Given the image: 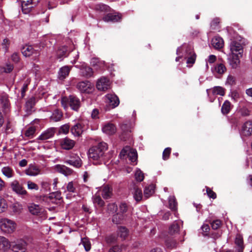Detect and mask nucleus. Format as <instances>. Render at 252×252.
<instances>
[{"mask_svg": "<svg viewBox=\"0 0 252 252\" xmlns=\"http://www.w3.org/2000/svg\"><path fill=\"white\" fill-rule=\"evenodd\" d=\"M107 148V144L104 142H101L90 149L89 157L94 161V164L99 163Z\"/></svg>", "mask_w": 252, "mask_h": 252, "instance_id": "nucleus-1", "label": "nucleus"}, {"mask_svg": "<svg viewBox=\"0 0 252 252\" xmlns=\"http://www.w3.org/2000/svg\"><path fill=\"white\" fill-rule=\"evenodd\" d=\"M17 224L15 221L7 218L0 219V229L4 234H11L16 229Z\"/></svg>", "mask_w": 252, "mask_h": 252, "instance_id": "nucleus-2", "label": "nucleus"}, {"mask_svg": "<svg viewBox=\"0 0 252 252\" xmlns=\"http://www.w3.org/2000/svg\"><path fill=\"white\" fill-rule=\"evenodd\" d=\"M62 105L64 109L68 107L69 103L71 108L75 111H78L80 106V101L79 98L73 95H70L69 98L63 97L61 100Z\"/></svg>", "mask_w": 252, "mask_h": 252, "instance_id": "nucleus-3", "label": "nucleus"}, {"mask_svg": "<svg viewBox=\"0 0 252 252\" xmlns=\"http://www.w3.org/2000/svg\"><path fill=\"white\" fill-rule=\"evenodd\" d=\"M183 222L182 220L175 221L169 228V233L171 235L181 234L183 237L186 235L185 230L182 231Z\"/></svg>", "mask_w": 252, "mask_h": 252, "instance_id": "nucleus-4", "label": "nucleus"}, {"mask_svg": "<svg viewBox=\"0 0 252 252\" xmlns=\"http://www.w3.org/2000/svg\"><path fill=\"white\" fill-rule=\"evenodd\" d=\"M27 242L23 239H18L11 242V248L13 252H23L26 250Z\"/></svg>", "mask_w": 252, "mask_h": 252, "instance_id": "nucleus-5", "label": "nucleus"}, {"mask_svg": "<svg viewBox=\"0 0 252 252\" xmlns=\"http://www.w3.org/2000/svg\"><path fill=\"white\" fill-rule=\"evenodd\" d=\"M126 155H127L129 159L131 162H134L136 161L137 154L135 150L131 149L128 146L126 147L121 151L120 156L121 157H125Z\"/></svg>", "mask_w": 252, "mask_h": 252, "instance_id": "nucleus-6", "label": "nucleus"}, {"mask_svg": "<svg viewBox=\"0 0 252 252\" xmlns=\"http://www.w3.org/2000/svg\"><path fill=\"white\" fill-rule=\"evenodd\" d=\"M12 190L18 195L24 196L28 194L27 191L17 180H13L10 183Z\"/></svg>", "mask_w": 252, "mask_h": 252, "instance_id": "nucleus-7", "label": "nucleus"}, {"mask_svg": "<svg viewBox=\"0 0 252 252\" xmlns=\"http://www.w3.org/2000/svg\"><path fill=\"white\" fill-rule=\"evenodd\" d=\"M30 213L34 216H44L45 210L41 206L34 203L30 204L28 206Z\"/></svg>", "mask_w": 252, "mask_h": 252, "instance_id": "nucleus-8", "label": "nucleus"}, {"mask_svg": "<svg viewBox=\"0 0 252 252\" xmlns=\"http://www.w3.org/2000/svg\"><path fill=\"white\" fill-rule=\"evenodd\" d=\"M96 86L99 91H105L110 88V82L107 78L102 77L98 79Z\"/></svg>", "mask_w": 252, "mask_h": 252, "instance_id": "nucleus-9", "label": "nucleus"}, {"mask_svg": "<svg viewBox=\"0 0 252 252\" xmlns=\"http://www.w3.org/2000/svg\"><path fill=\"white\" fill-rule=\"evenodd\" d=\"M229 48L231 53L242 55L243 48L240 42L233 40L231 41L229 44Z\"/></svg>", "mask_w": 252, "mask_h": 252, "instance_id": "nucleus-10", "label": "nucleus"}, {"mask_svg": "<svg viewBox=\"0 0 252 252\" xmlns=\"http://www.w3.org/2000/svg\"><path fill=\"white\" fill-rule=\"evenodd\" d=\"M240 135L242 137H249L252 135V121H247L243 125Z\"/></svg>", "mask_w": 252, "mask_h": 252, "instance_id": "nucleus-11", "label": "nucleus"}, {"mask_svg": "<svg viewBox=\"0 0 252 252\" xmlns=\"http://www.w3.org/2000/svg\"><path fill=\"white\" fill-rule=\"evenodd\" d=\"M75 145V141L67 137L63 138L60 140V146L64 150H71L74 147Z\"/></svg>", "mask_w": 252, "mask_h": 252, "instance_id": "nucleus-12", "label": "nucleus"}, {"mask_svg": "<svg viewBox=\"0 0 252 252\" xmlns=\"http://www.w3.org/2000/svg\"><path fill=\"white\" fill-rule=\"evenodd\" d=\"M242 55L230 53L228 58L230 65L233 68H236L240 64V58Z\"/></svg>", "mask_w": 252, "mask_h": 252, "instance_id": "nucleus-13", "label": "nucleus"}, {"mask_svg": "<svg viewBox=\"0 0 252 252\" xmlns=\"http://www.w3.org/2000/svg\"><path fill=\"white\" fill-rule=\"evenodd\" d=\"M22 10L23 13L28 14L36 5L29 0H23L21 1Z\"/></svg>", "mask_w": 252, "mask_h": 252, "instance_id": "nucleus-14", "label": "nucleus"}, {"mask_svg": "<svg viewBox=\"0 0 252 252\" xmlns=\"http://www.w3.org/2000/svg\"><path fill=\"white\" fill-rule=\"evenodd\" d=\"M11 248V242L4 236L0 235V252H7Z\"/></svg>", "mask_w": 252, "mask_h": 252, "instance_id": "nucleus-15", "label": "nucleus"}, {"mask_svg": "<svg viewBox=\"0 0 252 252\" xmlns=\"http://www.w3.org/2000/svg\"><path fill=\"white\" fill-rule=\"evenodd\" d=\"M55 133V128L51 127L44 131L38 137V140H46L48 139L52 138Z\"/></svg>", "mask_w": 252, "mask_h": 252, "instance_id": "nucleus-16", "label": "nucleus"}, {"mask_svg": "<svg viewBox=\"0 0 252 252\" xmlns=\"http://www.w3.org/2000/svg\"><path fill=\"white\" fill-rule=\"evenodd\" d=\"M22 53L25 57H30L34 55L36 57L39 55V52L33 49L31 45H26L22 49Z\"/></svg>", "mask_w": 252, "mask_h": 252, "instance_id": "nucleus-17", "label": "nucleus"}, {"mask_svg": "<svg viewBox=\"0 0 252 252\" xmlns=\"http://www.w3.org/2000/svg\"><path fill=\"white\" fill-rule=\"evenodd\" d=\"M121 19L122 15L121 14L117 13H110L103 17V20L107 22H117L120 21Z\"/></svg>", "mask_w": 252, "mask_h": 252, "instance_id": "nucleus-18", "label": "nucleus"}, {"mask_svg": "<svg viewBox=\"0 0 252 252\" xmlns=\"http://www.w3.org/2000/svg\"><path fill=\"white\" fill-rule=\"evenodd\" d=\"M106 102L112 106V108H115L120 103L118 97L115 94H109L105 95Z\"/></svg>", "mask_w": 252, "mask_h": 252, "instance_id": "nucleus-19", "label": "nucleus"}, {"mask_svg": "<svg viewBox=\"0 0 252 252\" xmlns=\"http://www.w3.org/2000/svg\"><path fill=\"white\" fill-rule=\"evenodd\" d=\"M75 67H79L78 65H75ZM79 68L82 76L86 77H90L93 76V71L92 68L87 66L85 63L82 64L79 66Z\"/></svg>", "mask_w": 252, "mask_h": 252, "instance_id": "nucleus-20", "label": "nucleus"}, {"mask_svg": "<svg viewBox=\"0 0 252 252\" xmlns=\"http://www.w3.org/2000/svg\"><path fill=\"white\" fill-rule=\"evenodd\" d=\"M128 219L127 215L123 214L118 212V213L113 216L112 221L117 224H121L123 223Z\"/></svg>", "mask_w": 252, "mask_h": 252, "instance_id": "nucleus-21", "label": "nucleus"}, {"mask_svg": "<svg viewBox=\"0 0 252 252\" xmlns=\"http://www.w3.org/2000/svg\"><path fill=\"white\" fill-rule=\"evenodd\" d=\"M55 169L57 172L64 175L65 176H70L73 173V170L71 169L64 165H56L55 166Z\"/></svg>", "mask_w": 252, "mask_h": 252, "instance_id": "nucleus-22", "label": "nucleus"}, {"mask_svg": "<svg viewBox=\"0 0 252 252\" xmlns=\"http://www.w3.org/2000/svg\"><path fill=\"white\" fill-rule=\"evenodd\" d=\"M25 173L29 176H35L40 174V169L34 164H30L25 170Z\"/></svg>", "mask_w": 252, "mask_h": 252, "instance_id": "nucleus-23", "label": "nucleus"}, {"mask_svg": "<svg viewBox=\"0 0 252 252\" xmlns=\"http://www.w3.org/2000/svg\"><path fill=\"white\" fill-rule=\"evenodd\" d=\"M103 133L107 135H113L116 132V127L115 125L111 123H107L102 127Z\"/></svg>", "mask_w": 252, "mask_h": 252, "instance_id": "nucleus-24", "label": "nucleus"}, {"mask_svg": "<svg viewBox=\"0 0 252 252\" xmlns=\"http://www.w3.org/2000/svg\"><path fill=\"white\" fill-rule=\"evenodd\" d=\"M71 66H64L61 67L58 72V78L60 80H63L65 79L71 70Z\"/></svg>", "mask_w": 252, "mask_h": 252, "instance_id": "nucleus-25", "label": "nucleus"}, {"mask_svg": "<svg viewBox=\"0 0 252 252\" xmlns=\"http://www.w3.org/2000/svg\"><path fill=\"white\" fill-rule=\"evenodd\" d=\"M118 212L127 215V217L129 218L131 214L130 211L129 207L128 205L125 202H121L118 208Z\"/></svg>", "mask_w": 252, "mask_h": 252, "instance_id": "nucleus-26", "label": "nucleus"}, {"mask_svg": "<svg viewBox=\"0 0 252 252\" xmlns=\"http://www.w3.org/2000/svg\"><path fill=\"white\" fill-rule=\"evenodd\" d=\"M82 125L79 123L75 124L71 128V132L74 136H79L83 133Z\"/></svg>", "mask_w": 252, "mask_h": 252, "instance_id": "nucleus-27", "label": "nucleus"}, {"mask_svg": "<svg viewBox=\"0 0 252 252\" xmlns=\"http://www.w3.org/2000/svg\"><path fill=\"white\" fill-rule=\"evenodd\" d=\"M235 244L237 246V252H243L244 246L243 244V239L242 236L240 234L236 236L235 239Z\"/></svg>", "mask_w": 252, "mask_h": 252, "instance_id": "nucleus-28", "label": "nucleus"}, {"mask_svg": "<svg viewBox=\"0 0 252 252\" xmlns=\"http://www.w3.org/2000/svg\"><path fill=\"white\" fill-rule=\"evenodd\" d=\"M101 195L105 199L110 198L112 195V189L108 185L104 186L101 190Z\"/></svg>", "mask_w": 252, "mask_h": 252, "instance_id": "nucleus-29", "label": "nucleus"}, {"mask_svg": "<svg viewBox=\"0 0 252 252\" xmlns=\"http://www.w3.org/2000/svg\"><path fill=\"white\" fill-rule=\"evenodd\" d=\"M91 84L89 81H82L77 85V88L81 92H88L90 89Z\"/></svg>", "mask_w": 252, "mask_h": 252, "instance_id": "nucleus-30", "label": "nucleus"}, {"mask_svg": "<svg viewBox=\"0 0 252 252\" xmlns=\"http://www.w3.org/2000/svg\"><path fill=\"white\" fill-rule=\"evenodd\" d=\"M212 44L216 49H220L223 46V40L219 36H216L212 40Z\"/></svg>", "mask_w": 252, "mask_h": 252, "instance_id": "nucleus-31", "label": "nucleus"}, {"mask_svg": "<svg viewBox=\"0 0 252 252\" xmlns=\"http://www.w3.org/2000/svg\"><path fill=\"white\" fill-rule=\"evenodd\" d=\"M117 234L122 240H125L128 235V230L125 226H119L118 228Z\"/></svg>", "mask_w": 252, "mask_h": 252, "instance_id": "nucleus-32", "label": "nucleus"}, {"mask_svg": "<svg viewBox=\"0 0 252 252\" xmlns=\"http://www.w3.org/2000/svg\"><path fill=\"white\" fill-rule=\"evenodd\" d=\"M91 64L93 66L95 67L96 69H98L104 66L105 62L100 61L98 58H94L91 60Z\"/></svg>", "mask_w": 252, "mask_h": 252, "instance_id": "nucleus-33", "label": "nucleus"}, {"mask_svg": "<svg viewBox=\"0 0 252 252\" xmlns=\"http://www.w3.org/2000/svg\"><path fill=\"white\" fill-rule=\"evenodd\" d=\"M63 118V113L59 109L55 110L52 115L51 116V120L54 122H58L62 120Z\"/></svg>", "mask_w": 252, "mask_h": 252, "instance_id": "nucleus-34", "label": "nucleus"}, {"mask_svg": "<svg viewBox=\"0 0 252 252\" xmlns=\"http://www.w3.org/2000/svg\"><path fill=\"white\" fill-rule=\"evenodd\" d=\"M36 128L35 126H29L25 131V136L28 138H32L35 135Z\"/></svg>", "mask_w": 252, "mask_h": 252, "instance_id": "nucleus-35", "label": "nucleus"}, {"mask_svg": "<svg viewBox=\"0 0 252 252\" xmlns=\"http://www.w3.org/2000/svg\"><path fill=\"white\" fill-rule=\"evenodd\" d=\"M92 199L95 205H97L99 207H103L104 205V201L101 199L99 193H95Z\"/></svg>", "mask_w": 252, "mask_h": 252, "instance_id": "nucleus-36", "label": "nucleus"}, {"mask_svg": "<svg viewBox=\"0 0 252 252\" xmlns=\"http://www.w3.org/2000/svg\"><path fill=\"white\" fill-rule=\"evenodd\" d=\"M1 172L2 174L8 178L14 176V172L13 170L9 166H5L2 168Z\"/></svg>", "mask_w": 252, "mask_h": 252, "instance_id": "nucleus-37", "label": "nucleus"}, {"mask_svg": "<svg viewBox=\"0 0 252 252\" xmlns=\"http://www.w3.org/2000/svg\"><path fill=\"white\" fill-rule=\"evenodd\" d=\"M65 163L77 168L81 167L82 164V160L79 157H77L76 159L67 160Z\"/></svg>", "mask_w": 252, "mask_h": 252, "instance_id": "nucleus-38", "label": "nucleus"}, {"mask_svg": "<svg viewBox=\"0 0 252 252\" xmlns=\"http://www.w3.org/2000/svg\"><path fill=\"white\" fill-rule=\"evenodd\" d=\"M231 108V103L228 100H225L223 103L221 108V113L223 115L227 114L229 113Z\"/></svg>", "mask_w": 252, "mask_h": 252, "instance_id": "nucleus-39", "label": "nucleus"}, {"mask_svg": "<svg viewBox=\"0 0 252 252\" xmlns=\"http://www.w3.org/2000/svg\"><path fill=\"white\" fill-rule=\"evenodd\" d=\"M169 207L173 211H176L177 209V202L174 196H170L168 198Z\"/></svg>", "mask_w": 252, "mask_h": 252, "instance_id": "nucleus-40", "label": "nucleus"}, {"mask_svg": "<svg viewBox=\"0 0 252 252\" xmlns=\"http://www.w3.org/2000/svg\"><path fill=\"white\" fill-rule=\"evenodd\" d=\"M36 103V98L34 96L30 98L26 103V108L27 111H31L33 107Z\"/></svg>", "mask_w": 252, "mask_h": 252, "instance_id": "nucleus-41", "label": "nucleus"}, {"mask_svg": "<svg viewBox=\"0 0 252 252\" xmlns=\"http://www.w3.org/2000/svg\"><path fill=\"white\" fill-rule=\"evenodd\" d=\"M77 183L75 182L71 181L66 185V191L69 192H76Z\"/></svg>", "mask_w": 252, "mask_h": 252, "instance_id": "nucleus-42", "label": "nucleus"}, {"mask_svg": "<svg viewBox=\"0 0 252 252\" xmlns=\"http://www.w3.org/2000/svg\"><path fill=\"white\" fill-rule=\"evenodd\" d=\"M13 69V66L10 63H6L4 66H0V73H9Z\"/></svg>", "mask_w": 252, "mask_h": 252, "instance_id": "nucleus-43", "label": "nucleus"}, {"mask_svg": "<svg viewBox=\"0 0 252 252\" xmlns=\"http://www.w3.org/2000/svg\"><path fill=\"white\" fill-rule=\"evenodd\" d=\"M226 70V68L225 65L221 63L216 64L214 68V71L220 75L224 73Z\"/></svg>", "mask_w": 252, "mask_h": 252, "instance_id": "nucleus-44", "label": "nucleus"}, {"mask_svg": "<svg viewBox=\"0 0 252 252\" xmlns=\"http://www.w3.org/2000/svg\"><path fill=\"white\" fill-rule=\"evenodd\" d=\"M154 192V186L153 185H149L146 187L144 190L145 196L149 197L152 195Z\"/></svg>", "mask_w": 252, "mask_h": 252, "instance_id": "nucleus-45", "label": "nucleus"}, {"mask_svg": "<svg viewBox=\"0 0 252 252\" xmlns=\"http://www.w3.org/2000/svg\"><path fill=\"white\" fill-rule=\"evenodd\" d=\"M82 244L83 247L85 248V250L88 252L91 250V245L90 241L87 238L84 237L82 238L81 240V243L80 244Z\"/></svg>", "mask_w": 252, "mask_h": 252, "instance_id": "nucleus-46", "label": "nucleus"}, {"mask_svg": "<svg viewBox=\"0 0 252 252\" xmlns=\"http://www.w3.org/2000/svg\"><path fill=\"white\" fill-rule=\"evenodd\" d=\"M133 197L135 199V200L137 201L141 200L142 198V190L137 188H134L133 192Z\"/></svg>", "mask_w": 252, "mask_h": 252, "instance_id": "nucleus-47", "label": "nucleus"}, {"mask_svg": "<svg viewBox=\"0 0 252 252\" xmlns=\"http://www.w3.org/2000/svg\"><path fill=\"white\" fill-rule=\"evenodd\" d=\"M8 208L6 200L0 196V213L6 211Z\"/></svg>", "mask_w": 252, "mask_h": 252, "instance_id": "nucleus-48", "label": "nucleus"}, {"mask_svg": "<svg viewBox=\"0 0 252 252\" xmlns=\"http://www.w3.org/2000/svg\"><path fill=\"white\" fill-rule=\"evenodd\" d=\"M135 178L138 182H142L144 178V174L139 169H137L135 172Z\"/></svg>", "mask_w": 252, "mask_h": 252, "instance_id": "nucleus-49", "label": "nucleus"}, {"mask_svg": "<svg viewBox=\"0 0 252 252\" xmlns=\"http://www.w3.org/2000/svg\"><path fill=\"white\" fill-rule=\"evenodd\" d=\"M212 93L213 94H219L220 95H224L225 92L224 89L220 86H216L213 88Z\"/></svg>", "mask_w": 252, "mask_h": 252, "instance_id": "nucleus-50", "label": "nucleus"}, {"mask_svg": "<svg viewBox=\"0 0 252 252\" xmlns=\"http://www.w3.org/2000/svg\"><path fill=\"white\" fill-rule=\"evenodd\" d=\"M67 51V47L65 46H62L59 48L57 52V56L59 58L63 57L65 56Z\"/></svg>", "mask_w": 252, "mask_h": 252, "instance_id": "nucleus-51", "label": "nucleus"}, {"mask_svg": "<svg viewBox=\"0 0 252 252\" xmlns=\"http://www.w3.org/2000/svg\"><path fill=\"white\" fill-rule=\"evenodd\" d=\"M40 185L42 189L45 191H48L50 188V182L48 180H43L40 183Z\"/></svg>", "mask_w": 252, "mask_h": 252, "instance_id": "nucleus-52", "label": "nucleus"}, {"mask_svg": "<svg viewBox=\"0 0 252 252\" xmlns=\"http://www.w3.org/2000/svg\"><path fill=\"white\" fill-rule=\"evenodd\" d=\"M189 57H186L187 58V63L192 65L194 63L196 59V55L194 53L190 52Z\"/></svg>", "mask_w": 252, "mask_h": 252, "instance_id": "nucleus-53", "label": "nucleus"}, {"mask_svg": "<svg viewBox=\"0 0 252 252\" xmlns=\"http://www.w3.org/2000/svg\"><path fill=\"white\" fill-rule=\"evenodd\" d=\"M201 229L202 234L204 236H207L208 235L210 229L208 224H203L201 227Z\"/></svg>", "mask_w": 252, "mask_h": 252, "instance_id": "nucleus-54", "label": "nucleus"}, {"mask_svg": "<svg viewBox=\"0 0 252 252\" xmlns=\"http://www.w3.org/2000/svg\"><path fill=\"white\" fill-rule=\"evenodd\" d=\"M216 60H217V58H216V56H215L214 55H210L208 57V59L206 60V68L208 69V68H209V66H208V63H213L216 62Z\"/></svg>", "mask_w": 252, "mask_h": 252, "instance_id": "nucleus-55", "label": "nucleus"}, {"mask_svg": "<svg viewBox=\"0 0 252 252\" xmlns=\"http://www.w3.org/2000/svg\"><path fill=\"white\" fill-rule=\"evenodd\" d=\"M27 187L29 189H34L35 190H37L39 189V187L37 184L35 183L29 181L27 182Z\"/></svg>", "mask_w": 252, "mask_h": 252, "instance_id": "nucleus-56", "label": "nucleus"}, {"mask_svg": "<svg viewBox=\"0 0 252 252\" xmlns=\"http://www.w3.org/2000/svg\"><path fill=\"white\" fill-rule=\"evenodd\" d=\"M118 206L115 203H110L108 205V211L110 213H114L118 210Z\"/></svg>", "mask_w": 252, "mask_h": 252, "instance_id": "nucleus-57", "label": "nucleus"}, {"mask_svg": "<svg viewBox=\"0 0 252 252\" xmlns=\"http://www.w3.org/2000/svg\"><path fill=\"white\" fill-rule=\"evenodd\" d=\"M170 153H171V148H166V149H165L162 153V158L164 160H167L169 157Z\"/></svg>", "mask_w": 252, "mask_h": 252, "instance_id": "nucleus-58", "label": "nucleus"}, {"mask_svg": "<svg viewBox=\"0 0 252 252\" xmlns=\"http://www.w3.org/2000/svg\"><path fill=\"white\" fill-rule=\"evenodd\" d=\"M167 247L170 249L176 248L177 246V243L175 240H168L166 242Z\"/></svg>", "mask_w": 252, "mask_h": 252, "instance_id": "nucleus-59", "label": "nucleus"}, {"mask_svg": "<svg viewBox=\"0 0 252 252\" xmlns=\"http://www.w3.org/2000/svg\"><path fill=\"white\" fill-rule=\"evenodd\" d=\"M69 130V126L68 124L63 125L60 129V132L63 134H66L68 133Z\"/></svg>", "mask_w": 252, "mask_h": 252, "instance_id": "nucleus-60", "label": "nucleus"}, {"mask_svg": "<svg viewBox=\"0 0 252 252\" xmlns=\"http://www.w3.org/2000/svg\"><path fill=\"white\" fill-rule=\"evenodd\" d=\"M221 225V222L220 220H214L211 223V226L213 229H218L220 226Z\"/></svg>", "mask_w": 252, "mask_h": 252, "instance_id": "nucleus-61", "label": "nucleus"}, {"mask_svg": "<svg viewBox=\"0 0 252 252\" xmlns=\"http://www.w3.org/2000/svg\"><path fill=\"white\" fill-rule=\"evenodd\" d=\"M22 210V206L18 203H14L13 205V210L14 212L20 213Z\"/></svg>", "mask_w": 252, "mask_h": 252, "instance_id": "nucleus-62", "label": "nucleus"}, {"mask_svg": "<svg viewBox=\"0 0 252 252\" xmlns=\"http://www.w3.org/2000/svg\"><path fill=\"white\" fill-rule=\"evenodd\" d=\"M206 191L208 194V196L210 198H212L213 199H215L217 197L216 194L213 191H212L210 188H206Z\"/></svg>", "mask_w": 252, "mask_h": 252, "instance_id": "nucleus-63", "label": "nucleus"}, {"mask_svg": "<svg viewBox=\"0 0 252 252\" xmlns=\"http://www.w3.org/2000/svg\"><path fill=\"white\" fill-rule=\"evenodd\" d=\"M117 237L115 235H110L106 238V240L107 243H111L116 242Z\"/></svg>", "mask_w": 252, "mask_h": 252, "instance_id": "nucleus-64", "label": "nucleus"}]
</instances>
